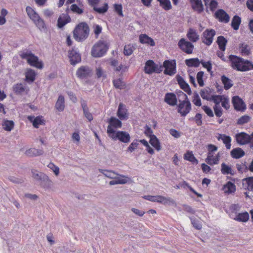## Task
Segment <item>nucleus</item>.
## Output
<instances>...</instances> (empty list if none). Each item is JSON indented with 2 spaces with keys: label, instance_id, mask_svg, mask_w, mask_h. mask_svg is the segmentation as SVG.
I'll return each instance as SVG.
<instances>
[{
  "label": "nucleus",
  "instance_id": "31",
  "mask_svg": "<svg viewBox=\"0 0 253 253\" xmlns=\"http://www.w3.org/2000/svg\"><path fill=\"white\" fill-rule=\"evenodd\" d=\"M243 185L245 189L253 191V177H249L243 179Z\"/></svg>",
  "mask_w": 253,
  "mask_h": 253
},
{
  "label": "nucleus",
  "instance_id": "9",
  "mask_svg": "<svg viewBox=\"0 0 253 253\" xmlns=\"http://www.w3.org/2000/svg\"><path fill=\"white\" fill-rule=\"evenodd\" d=\"M236 139L237 142L241 145L250 143V148H253V132L251 135L244 132L237 133L236 135Z\"/></svg>",
  "mask_w": 253,
  "mask_h": 253
},
{
  "label": "nucleus",
  "instance_id": "16",
  "mask_svg": "<svg viewBox=\"0 0 253 253\" xmlns=\"http://www.w3.org/2000/svg\"><path fill=\"white\" fill-rule=\"evenodd\" d=\"M200 95L202 98L208 101H212L215 103V105H219V103L223 100V96L219 95H213L211 97L205 95V90H201Z\"/></svg>",
  "mask_w": 253,
  "mask_h": 253
},
{
  "label": "nucleus",
  "instance_id": "54",
  "mask_svg": "<svg viewBox=\"0 0 253 253\" xmlns=\"http://www.w3.org/2000/svg\"><path fill=\"white\" fill-rule=\"evenodd\" d=\"M133 51V46L131 44L126 45L124 47V53L125 55L129 56Z\"/></svg>",
  "mask_w": 253,
  "mask_h": 253
},
{
  "label": "nucleus",
  "instance_id": "10",
  "mask_svg": "<svg viewBox=\"0 0 253 253\" xmlns=\"http://www.w3.org/2000/svg\"><path fill=\"white\" fill-rule=\"evenodd\" d=\"M176 65L175 60H165L163 63L164 68H165L164 74L171 76L174 75L176 72Z\"/></svg>",
  "mask_w": 253,
  "mask_h": 253
},
{
  "label": "nucleus",
  "instance_id": "41",
  "mask_svg": "<svg viewBox=\"0 0 253 253\" xmlns=\"http://www.w3.org/2000/svg\"><path fill=\"white\" fill-rule=\"evenodd\" d=\"M241 22V18L238 15H235L232 20L231 26L235 30L239 29V26Z\"/></svg>",
  "mask_w": 253,
  "mask_h": 253
},
{
  "label": "nucleus",
  "instance_id": "24",
  "mask_svg": "<svg viewBox=\"0 0 253 253\" xmlns=\"http://www.w3.org/2000/svg\"><path fill=\"white\" fill-rule=\"evenodd\" d=\"M156 64L152 60H148L145 65L144 71L145 72L148 74H151L154 73Z\"/></svg>",
  "mask_w": 253,
  "mask_h": 253
},
{
  "label": "nucleus",
  "instance_id": "62",
  "mask_svg": "<svg viewBox=\"0 0 253 253\" xmlns=\"http://www.w3.org/2000/svg\"><path fill=\"white\" fill-rule=\"evenodd\" d=\"M32 173L33 177L34 179H35L36 180H38L39 181L41 179V177L42 176V175H43L44 174L42 172H38L36 170H32Z\"/></svg>",
  "mask_w": 253,
  "mask_h": 253
},
{
  "label": "nucleus",
  "instance_id": "40",
  "mask_svg": "<svg viewBox=\"0 0 253 253\" xmlns=\"http://www.w3.org/2000/svg\"><path fill=\"white\" fill-rule=\"evenodd\" d=\"M150 143L157 151L161 149L160 142L155 135H151Z\"/></svg>",
  "mask_w": 253,
  "mask_h": 253
},
{
  "label": "nucleus",
  "instance_id": "46",
  "mask_svg": "<svg viewBox=\"0 0 253 253\" xmlns=\"http://www.w3.org/2000/svg\"><path fill=\"white\" fill-rule=\"evenodd\" d=\"M2 126L5 130L10 131L13 128L14 124L13 121L4 120Z\"/></svg>",
  "mask_w": 253,
  "mask_h": 253
},
{
  "label": "nucleus",
  "instance_id": "2",
  "mask_svg": "<svg viewBox=\"0 0 253 253\" xmlns=\"http://www.w3.org/2000/svg\"><path fill=\"white\" fill-rule=\"evenodd\" d=\"M180 102L178 107L177 112L182 117L186 116L191 110V104L185 93L181 90L177 92Z\"/></svg>",
  "mask_w": 253,
  "mask_h": 253
},
{
  "label": "nucleus",
  "instance_id": "36",
  "mask_svg": "<svg viewBox=\"0 0 253 253\" xmlns=\"http://www.w3.org/2000/svg\"><path fill=\"white\" fill-rule=\"evenodd\" d=\"M216 42L218 45L219 48L221 51H225L226 49V45L227 43V40L223 36H220L218 37Z\"/></svg>",
  "mask_w": 253,
  "mask_h": 253
},
{
  "label": "nucleus",
  "instance_id": "15",
  "mask_svg": "<svg viewBox=\"0 0 253 253\" xmlns=\"http://www.w3.org/2000/svg\"><path fill=\"white\" fill-rule=\"evenodd\" d=\"M203 42L207 45H210L213 41L215 32L213 29H207L203 33Z\"/></svg>",
  "mask_w": 253,
  "mask_h": 253
},
{
  "label": "nucleus",
  "instance_id": "39",
  "mask_svg": "<svg viewBox=\"0 0 253 253\" xmlns=\"http://www.w3.org/2000/svg\"><path fill=\"white\" fill-rule=\"evenodd\" d=\"M221 80L224 84V88L226 90L229 89L233 85L232 81L225 75L221 76Z\"/></svg>",
  "mask_w": 253,
  "mask_h": 253
},
{
  "label": "nucleus",
  "instance_id": "45",
  "mask_svg": "<svg viewBox=\"0 0 253 253\" xmlns=\"http://www.w3.org/2000/svg\"><path fill=\"white\" fill-rule=\"evenodd\" d=\"M71 18L69 16H65L63 18L61 17H59L57 21V25L59 28H62L66 24L70 22Z\"/></svg>",
  "mask_w": 253,
  "mask_h": 253
},
{
  "label": "nucleus",
  "instance_id": "17",
  "mask_svg": "<svg viewBox=\"0 0 253 253\" xmlns=\"http://www.w3.org/2000/svg\"><path fill=\"white\" fill-rule=\"evenodd\" d=\"M117 116L121 120H126L128 118L126 107L122 103H120L119 105Z\"/></svg>",
  "mask_w": 253,
  "mask_h": 253
},
{
  "label": "nucleus",
  "instance_id": "50",
  "mask_svg": "<svg viewBox=\"0 0 253 253\" xmlns=\"http://www.w3.org/2000/svg\"><path fill=\"white\" fill-rule=\"evenodd\" d=\"M189 218L190 219L191 224L195 229L200 230L202 228V224L198 219L194 217H190Z\"/></svg>",
  "mask_w": 253,
  "mask_h": 253
},
{
  "label": "nucleus",
  "instance_id": "58",
  "mask_svg": "<svg viewBox=\"0 0 253 253\" xmlns=\"http://www.w3.org/2000/svg\"><path fill=\"white\" fill-rule=\"evenodd\" d=\"M201 63L203 66L207 69V71L212 74V72L211 71L212 64L211 61L205 62L203 60L201 61Z\"/></svg>",
  "mask_w": 253,
  "mask_h": 253
},
{
  "label": "nucleus",
  "instance_id": "1",
  "mask_svg": "<svg viewBox=\"0 0 253 253\" xmlns=\"http://www.w3.org/2000/svg\"><path fill=\"white\" fill-rule=\"evenodd\" d=\"M229 59L231 63V66L234 69L242 72L253 70V64L249 60L234 55H230Z\"/></svg>",
  "mask_w": 253,
  "mask_h": 253
},
{
  "label": "nucleus",
  "instance_id": "26",
  "mask_svg": "<svg viewBox=\"0 0 253 253\" xmlns=\"http://www.w3.org/2000/svg\"><path fill=\"white\" fill-rule=\"evenodd\" d=\"M218 140H222L223 143L225 145L227 149L231 148V138L229 136H227L224 134H219L217 137Z\"/></svg>",
  "mask_w": 253,
  "mask_h": 253
},
{
  "label": "nucleus",
  "instance_id": "61",
  "mask_svg": "<svg viewBox=\"0 0 253 253\" xmlns=\"http://www.w3.org/2000/svg\"><path fill=\"white\" fill-rule=\"evenodd\" d=\"M8 179L9 181L15 184L22 183L24 181V179L22 178H17L12 176H9Z\"/></svg>",
  "mask_w": 253,
  "mask_h": 253
},
{
  "label": "nucleus",
  "instance_id": "52",
  "mask_svg": "<svg viewBox=\"0 0 253 253\" xmlns=\"http://www.w3.org/2000/svg\"><path fill=\"white\" fill-rule=\"evenodd\" d=\"M251 117L248 115H244L241 117L237 121V124L240 125H244L250 122Z\"/></svg>",
  "mask_w": 253,
  "mask_h": 253
},
{
  "label": "nucleus",
  "instance_id": "6",
  "mask_svg": "<svg viewBox=\"0 0 253 253\" xmlns=\"http://www.w3.org/2000/svg\"><path fill=\"white\" fill-rule=\"evenodd\" d=\"M26 11L28 16L33 21L35 24L40 30L46 29L44 20L40 17L39 14L31 7L27 6Z\"/></svg>",
  "mask_w": 253,
  "mask_h": 253
},
{
  "label": "nucleus",
  "instance_id": "35",
  "mask_svg": "<svg viewBox=\"0 0 253 253\" xmlns=\"http://www.w3.org/2000/svg\"><path fill=\"white\" fill-rule=\"evenodd\" d=\"M64 97L62 95L59 96L57 101L55 104V108L59 112H62L65 108Z\"/></svg>",
  "mask_w": 253,
  "mask_h": 253
},
{
  "label": "nucleus",
  "instance_id": "33",
  "mask_svg": "<svg viewBox=\"0 0 253 253\" xmlns=\"http://www.w3.org/2000/svg\"><path fill=\"white\" fill-rule=\"evenodd\" d=\"M108 123H109V125L108 126H110L112 128V126L115 128H120L122 126V122L118 119L114 117H111L110 118Z\"/></svg>",
  "mask_w": 253,
  "mask_h": 253
},
{
  "label": "nucleus",
  "instance_id": "23",
  "mask_svg": "<svg viewBox=\"0 0 253 253\" xmlns=\"http://www.w3.org/2000/svg\"><path fill=\"white\" fill-rule=\"evenodd\" d=\"M164 101L170 106H173L177 104V99L174 93H167L165 96Z\"/></svg>",
  "mask_w": 253,
  "mask_h": 253
},
{
  "label": "nucleus",
  "instance_id": "8",
  "mask_svg": "<svg viewBox=\"0 0 253 253\" xmlns=\"http://www.w3.org/2000/svg\"><path fill=\"white\" fill-rule=\"evenodd\" d=\"M208 153L207 158L206 159V162L210 165H216L218 163L219 160V155L218 154L214 158H212L213 155L212 153L217 150V147L215 145L210 144L207 146Z\"/></svg>",
  "mask_w": 253,
  "mask_h": 253
},
{
  "label": "nucleus",
  "instance_id": "29",
  "mask_svg": "<svg viewBox=\"0 0 253 253\" xmlns=\"http://www.w3.org/2000/svg\"><path fill=\"white\" fill-rule=\"evenodd\" d=\"M230 154L233 158L237 159L243 157L245 153L241 148L238 147L232 149Z\"/></svg>",
  "mask_w": 253,
  "mask_h": 253
},
{
  "label": "nucleus",
  "instance_id": "20",
  "mask_svg": "<svg viewBox=\"0 0 253 253\" xmlns=\"http://www.w3.org/2000/svg\"><path fill=\"white\" fill-rule=\"evenodd\" d=\"M176 80L180 88L186 92L188 94L191 95V90L189 84L184 81L183 78L179 75L176 76Z\"/></svg>",
  "mask_w": 253,
  "mask_h": 253
},
{
  "label": "nucleus",
  "instance_id": "48",
  "mask_svg": "<svg viewBox=\"0 0 253 253\" xmlns=\"http://www.w3.org/2000/svg\"><path fill=\"white\" fill-rule=\"evenodd\" d=\"M44 124V120L42 116H38L33 121V125L36 128H39L40 125Z\"/></svg>",
  "mask_w": 253,
  "mask_h": 253
},
{
  "label": "nucleus",
  "instance_id": "34",
  "mask_svg": "<svg viewBox=\"0 0 253 253\" xmlns=\"http://www.w3.org/2000/svg\"><path fill=\"white\" fill-rule=\"evenodd\" d=\"M223 190L227 194L234 193L236 191V186L233 183L228 181L224 185Z\"/></svg>",
  "mask_w": 253,
  "mask_h": 253
},
{
  "label": "nucleus",
  "instance_id": "37",
  "mask_svg": "<svg viewBox=\"0 0 253 253\" xmlns=\"http://www.w3.org/2000/svg\"><path fill=\"white\" fill-rule=\"evenodd\" d=\"M185 62L188 67H198L201 63V61L198 58H195L186 59Z\"/></svg>",
  "mask_w": 253,
  "mask_h": 253
},
{
  "label": "nucleus",
  "instance_id": "13",
  "mask_svg": "<svg viewBox=\"0 0 253 253\" xmlns=\"http://www.w3.org/2000/svg\"><path fill=\"white\" fill-rule=\"evenodd\" d=\"M232 102L234 109L237 111L244 112L246 109L245 103L239 96H233Z\"/></svg>",
  "mask_w": 253,
  "mask_h": 253
},
{
  "label": "nucleus",
  "instance_id": "30",
  "mask_svg": "<svg viewBox=\"0 0 253 253\" xmlns=\"http://www.w3.org/2000/svg\"><path fill=\"white\" fill-rule=\"evenodd\" d=\"M36 78V73L35 71L31 69L27 70L25 73V81L28 83H33Z\"/></svg>",
  "mask_w": 253,
  "mask_h": 253
},
{
  "label": "nucleus",
  "instance_id": "38",
  "mask_svg": "<svg viewBox=\"0 0 253 253\" xmlns=\"http://www.w3.org/2000/svg\"><path fill=\"white\" fill-rule=\"evenodd\" d=\"M42 175V176L41 177V179L40 181L41 182V185L44 188L50 187L52 185V182L49 179L48 176L45 174Z\"/></svg>",
  "mask_w": 253,
  "mask_h": 253
},
{
  "label": "nucleus",
  "instance_id": "56",
  "mask_svg": "<svg viewBox=\"0 0 253 253\" xmlns=\"http://www.w3.org/2000/svg\"><path fill=\"white\" fill-rule=\"evenodd\" d=\"M193 102L197 106H201L202 105L201 100L197 92L194 93Z\"/></svg>",
  "mask_w": 253,
  "mask_h": 253
},
{
  "label": "nucleus",
  "instance_id": "28",
  "mask_svg": "<svg viewBox=\"0 0 253 253\" xmlns=\"http://www.w3.org/2000/svg\"><path fill=\"white\" fill-rule=\"evenodd\" d=\"M99 171L102 173L105 176L110 179L116 178L117 176L120 175V174L111 170L99 169Z\"/></svg>",
  "mask_w": 253,
  "mask_h": 253
},
{
  "label": "nucleus",
  "instance_id": "3",
  "mask_svg": "<svg viewBox=\"0 0 253 253\" xmlns=\"http://www.w3.org/2000/svg\"><path fill=\"white\" fill-rule=\"evenodd\" d=\"M89 28L85 22L79 24L73 31V37L76 41L83 42L88 37Z\"/></svg>",
  "mask_w": 253,
  "mask_h": 253
},
{
  "label": "nucleus",
  "instance_id": "57",
  "mask_svg": "<svg viewBox=\"0 0 253 253\" xmlns=\"http://www.w3.org/2000/svg\"><path fill=\"white\" fill-rule=\"evenodd\" d=\"M202 115L200 113H197L196 114L194 118H192L190 119L191 120H194L198 126H200L202 124Z\"/></svg>",
  "mask_w": 253,
  "mask_h": 253
},
{
  "label": "nucleus",
  "instance_id": "22",
  "mask_svg": "<svg viewBox=\"0 0 253 253\" xmlns=\"http://www.w3.org/2000/svg\"><path fill=\"white\" fill-rule=\"evenodd\" d=\"M192 9L198 13H202L204 9V5L201 0H189Z\"/></svg>",
  "mask_w": 253,
  "mask_h": 253
},
{
  "label": "nucleus",
  "instance_id": "49",
  "mask_svg": "<svg viewBox=\"0 0 253 253\" xmlns=\"http://www.w3.org/2000/svg\"><path fill=\"white\" fill-rule=\"evenodd\" d=\"M13 91L17 94H20L25 91V87L22 84H17L13 86Z\"/></svg>",
  "mask_w": 253,
  "mask_h": 253
},
{
  "label": "nucleus",
  "instance_id": "43",
  "mask_svg": "<svg viewBox=\"0 0 253 253\" xmlns=\"http://www.w3.org/2000/svg\"><path fill=\"white\" fill-rule=\"evenodd\" d=\"M249 219V214L247 212L239 213L234 218L237 221L241 222H247Z\"/></svg>",
  "mask_w": 253,
  "mask_h": 253
},
{
  "label": "nucleus",
  "instance_id": "51",
  "mask_svg": "<svg viewBox=\"0 0 253 253\" xmlns=\"http://www.w3.org/2000/svg\"><path fill=\"white\" fill-rule=\"evenodd\" d=\"M236 166L237 170L241 173H243L244 171H247L248 170V168L246 165V162H245L244 163H242L241 164H237Z\"/></svg>",
  "mask_w": 253,
  "mask_h": 253
},
{
  "label": "nucleus",
  "instance_id": "18",
  "mask_svg": "<svg viewBox=\"0 0 253 253\" xmlns=\"http://www.w3.org/2000/svg\"><path fill=\"white\" fill-rule=\"evenodd\" d=\"M214 15L215 17L221 22L226 23L230 20L229 15L222 9L217 10Z\"/></svg>",
  "mask_w": 253,
  "mask_h": 253
},
{
  "label": "nucleus",
  "instance_id": "4",
  "mask_svg": "<svg viewBox=\"0 0 253 253\" xmlns=\"http://www.w3.org/2000/svg\"><path fill=\"white\" fill-rule=\"evenodd\" d=\"M108 136L113 140H119L122 142L127 143L129 142L130 136L127 132L124 131H115L110 126H107Z\"/></svg>",
  "mask_w": 253,
  "mask_h": 253
},
{
  "label": "nucleus",
  "instance_id": "5",
  "mask_svg": "<svg viewBox=\"0 0 253 253\" xmlns=\"http://www.w3.org/2000/svg\"><path fill=\"white\" fill-rule=\"evenodd\" d=\"M19 56L22 59H26L27 63L31 66L40 69L43 68L42 61H39L38 57L30 50L21 51Z\"/></svg>",
  "mask_w": 253,
  "mask_h": 253
},
{
  "label": "nucleus",
  "instance_id": "59",
  "mask_svg": "<svg viewBox=\"0 0 253 253\" xmlns=\"http://www.w3.org/2000/svg\"><path fill=\"white\" fill-rule=\"evenodd\" d=\"M139 145L138 141L137 140H134L133 142L130 144V145L127 148V151L129 152H132L134 150H135L138 145Z\"/></svg>",
  "mask_w": 253,
  "mask_h": 253
},
{
  "label": "nucleus",
  "instance_id": "27",
  "mask_svg": "<svg viewBox=\"0 0 253 253\" xmlns=\"http://www.w3.org/2000/svg\"><path fill=\"white\" fill-rule=\"evenodd\" d=\"M25 154L28 157H36L42 155L43 154V151L42 149H36L33 148L26 150Z\"/></svg>",
  "mask_w": 253,
  "mask_h": 253
},
{
  "label": "nucleus",
  "instance_id": "55",
  "mask_svg": "<svg viewBox=\"0 0 253 253\" xmlns=\"http://www.w3.org/2000/svg\"><path fill=\"white\" fill-rule=\"evenodd\" d=\"M113 85L116 88L118 89H122L124 88L125 84L120 79L113 80Z\"/></svg>",
  "mask_w": 253,
  "mask_h": 253
},
{
  "label": "nucleus",
  "instance_id": "63",
  "mask_svg": "<svg viewBox=\"0 0 253 253\" xmlns=\"http://www.w3.org/2000/svg\"><path fill=\"white\" fill-rule=\"evenodd\" d=\"M213 110L216 117H220L222 115V109L220 105H214Z\"/></svg>",
  "mask_w": 253,
  "mask_h": 253
},
{
  "label": "nucleus",
  "instance_id": "12",
  "mask_svg": "<svg viewBox=\"0 0 253 253\" xmlns=\"http://www.w3.org/2000/svg\"><path fill=\"white\" fill-rule=\"evenodd\" d=\"M179 48L187 54H191L194 49V45L182 38L178 42Z\"/></svg>",
  "mask_w": 253,
  "mask_h": 253
},
{
  "label": "nucleus",
  "instance_id": "19",
  "mask_svg": "<svg viewBox=\"0 0 253 253\" xmlns=\"http://www.w3.org/2000/svg\"><path fill=\"white\" fill-rule=\"evenodd\" d=\"M69 57L71 64L73 65H76L81 61V57L80 54L76 50L72 49L69 52Z\"/></svg>",
  "mask_w": 253,
  "mask_h": 253
},
{
  "label": "nucleus",
  "instance_id": "64",
  "mask_svg": "<svg viewBox=\"0 0 253 253\" xmlns=\"http://www.w3.org/2000/svg\"><path fill=\"white\" fill-rule=\"evenodd\" d=\"M218 2L215 0H211L208 5V7L211 11H214L217 8Z\"/></svg>",
  "mask_w": 253,
  "mask_h": 253
},
{
  "label": "nucleus",
  "instance_id": "7",
  "mask_svg": "<svg viewBox=\"0 0 253 253\" xmlns=\"http://www.w3.org/2000/svg\"><path fill=\"white\" fill-rule=\"evenodd\" d=\"M109 48L107 42L103 41H99L92 47L91 55L94 57H100L103 56Z\"/></svg>",
  "mask_w": 253,
  "mask_h": 253
},
{
  "label": "nucleus",
  "instance_id": "53",
  "mask_svg": "<svg viewBox=\"0 0 253 253\" xmlns=\"http://www.w3.org/2000/svg\"><path fill=\"white\" fill-rule=\"evenodd\" d=\"M93 10L97 12L98 13H105L108 9V6L107 3H105L104 6L102 7H96L95 6H93Z\"/></svg>",
  "mask_w": 253,
  "mask_h": 253
},
{
  "label": "nucleus",
  "instance_id": "60",
  "mask_svg": "<svg viewBox=\"0 0 253 253\" xmlns=\"http://www.w3.org/2000/svg\"><path fill=\"white\" fill-rule=\"evenodd\" d=\"M204 76V72L200 71L197 74V82L200 86H203L204 85V81L203 77Z\"/></svg>",
  "mask_w": 253,
  "mask_h": 253
},
{
  "label": "nucleus",
  "instance_id": "47",
  "mask_svg": "<svg viewBox=\"0 0 253 253\" xmlns=\"http://www.w3.org/2000/svg\"><path fill=\"white\" fill-rule=\"evenodd\" d=\"M160 5L165 10H169L171 8V4L169 0H158Z\"/></svg>",
  "mask_w": 253,
  "mask_h": 253
},
{
  "label": "nucleus",
  "instance_id": "14",
  "mask_svg": "<svg viewBox=\"0 0 253 253\" xmlns=\"http://www.w3.org/2000/svg\"><path fill=\"white\" fill-rule=\"evenodd\" d=\"M91 69L88 66H81L77 71L76 75L80 79H87L91 77Z\"/></svg>",
  "mask_w": 253,
  "mask_h": 253
},
{
  "label": "nucleus",
  "instance_id": "25",
  "mask_svg": "<svg viewBox=\"0 0 253 253\" xmlns=\"http://www.w3.org/2000/svg\"><path fill=\"white\" fill-rule=\"evenodd\" d=\"M139 41L141 43L147 44L152 46L155 45L154 41L146 34H141L139 36Z\"/></svg>",
  "mask_w": 253,
  "mask_h": 253
},
{
  "label": "nucleus",
  "instance_id": "42",
  "mask_svg": "<svg viewBox=\"0 0 253 253\" xmlns=\"http://www.w3.org/2000/svg\"><path fill=\"white\" fill-rule=\"evenodd\" d=\"M184 159L187 160L193 164H198V161L194 156L192 152H187L184 155Z\"/></svg>",
  "mask_w": 253,
  "mask_h": 253
},
{
  "label": "nucleus",
  "instance_id": "44",
  "mask_svg": "<svg viewBox=\"0 0 253 253\" xmlns=\"http://www.w3.org/2000/svg\"><path fill=\"white\" fill-rule=\"evenodd\" d=\"M221 172L223 174H231L232 175H233L234 174V173L233 172V170L231 169V168L227 165L225 163H222L221 165Z\"/></svg>",
  "mask_w": 253,
  "mask_h": 253
},
{
  "label": "nucleus",
  "instance_id": "21",
  "mask_svg": "<svg viewBox=\"0 0 253 253\" xmlns=\"http://www.w3.org/2000/svg\"><path fill=\"white\" fill-rule=\"evenodd\" d=\"M113 179L114 180L109 182L110 185L126 184L130 178L126 175L121 174L119 175V177L117 176L116 178Z\"/></svg>",
  "mask_w": 253,
  "mask_h": 253
},
{
  "label": "nucleus",
  "instance_id": "11",
  "mask_svg": "<svg viewBox=\"0 0 253 253\" xmlns=\"http://www.w3.org/2000/svg\"><path fill=\"white\" fill-rule=\"evenodd\" d=\"M143 198L151 202H158L164 204H167L168 203L173 204L175 203L174 200L171 198H167L160 195H157L156 196L146 195L143 197Z\"/></svg>",
  "mask_w": 253,
  "mask_h": 253
},
{
  "label": "nucleus",
  "instance_id": "32",
  "mask_svg": "<svg viewBox=\"0 0 253 253\" xmlns=\"http://www.w3.org/2000/svg\"><path fill=\"white\" fill-rule=\"evenodd\" d=\"M187 37L192 42H196L199 39V36L197 34L196 30L191 28L189 29Z\"/></svg>",
  "mask_w": 253,
  "mask_h": 253
}]
</instances>
